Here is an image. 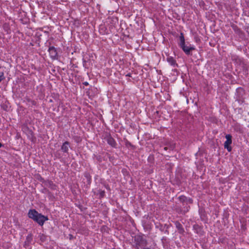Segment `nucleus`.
I'll return each mask as SVG.
<instances>
[{
  "label": "nucleus",
  "mask_w": 249,
  "mask_h": 249,
  "mask_svg": "<svg viewBox=\"0 0 249 249\" xmlns=\"http://www.w3.org/2000/svg\"><path fill=\"white\" fill-rule=\"evenodd\" d=\"M4 79V74L2 72H0V82Z\"/></svg>",
  "instance_id": "obj_15"
},
{
  "label": "nucleus",
  "mask_w": 249,
  "mask_h": 249,
  "mask_svg": "<svg viewBox=\"0 0 249 249\" xmlns=\"http://www.w3.org/2000/svg\"><path fill=\"white\" fill-rule=\"evenodd\" d=\"M236 60H238L239 62H241V60L240 59H238V58L236 59Z\"/></svg>",
  "instance_id": "obj_23"
},
{
  "label": "nucleus",
  "mask_w": 249,
  "mask_h": 249,
  "mask_svg": "<svg viewBox=\"0 0 249 249\" xmlns=\"http://www.w3.org/2000/svg\"><path fill=\"white\" fill-rule=\"evenodd\" d=\"M28 215L30 218L33 219L40 226H42L45 221L48 220L47 216L38 213L35 209L30 210Z\"/></svg>",
  "instance_id": "obj_1"
},
{
  "label": "nucleus",
  "mask_w": 249,
  "mask_h": 249,
  "mask_svg": "<svg viewBox=\"0 0 249 249\" xmlns=\"http://www.w3.org/2000/svg\"><path fill=\"white\" fill-rule=\"evenodd\" d=\"M225 138L226 141L224 142V148L227 149L229 152H230L232 149L231 147L230 146L232 142V137L230 134H227L226 135Z\"/></svg>",
  "instance_id": "obj_4"
},
{
  "label": "nucleus",
  "mask_w": 249,
  "mask_h": 249,
  "mask_svg": "<svg viewBox=\"0 0 249 249\" xmlns=\"http://www.w3.org/2000/svg\"><path fill=\"white\" fill-rule=\"evenodd\" d=\"M38 237L42 242H44L47 240V236L43 234H39Z\"/></svg>",
  "instance_id": "obj_13"
},
{
  "label": "nucleus",
  "mask_w": 249,
  "mask_h": 249,
  "mask_svg": "<svg viewBox=\"0 0 249 249\" xmlns=\"http://www.w3.org/2000/svg\"><path fill=\"white\" fill-rule=\"evenodd\" d=\"M175 145L173 144L170 145L169 148L170 149V150H173L175 148Z\"/></svg>",
  "instance_id": "obj_19"
},
{
  "label": "nucleus",
  "mask_w": 249,
  "mask_h": 249,
  "mask_svg": "<svg viewBox=\"0 0 249 249\" xmlns=\"http://www.w3.org/2000/svg\"><path fill=\"white\" fill-rule=\"evenodd\" d=\"M26 239L28 242H30L32 239V236L31 235H28L27 236Z\"/></svg>",
  "instance_id": "obj_18"
},
{
  "label": "nucleus",
  "mask_w": 249,
  "mask_h": 249,
  "mask_svg": "<svg viewBox=\"0 0 249 249\" xmlns=\"http://www.w3.org/2000/svg\"><path fill=\"white\" fill-rule=\"evenodd\" d=\"M179 41H180L178 43V45L182 49L185 54L187 55L191 54V52L193 50H195V48L194 46L189 44V43L187 42V44L185 43V38L182 33H180V36H179Z\"/></svg>",
  "instance_id": "obj_2"
},
{
  "label": "nucleus",
  "mask_w": 249,
  "mask_h": 249,
  "mask_svg": "<svg viewBox=\"0 0 249 249\" xmlns=\"http://www.w3.org/2000/svg\"><path fill=\"white\" fill-rule=\"evenodd\" d=\"M188 211H189L188 207H186V208L184 210H182L181 211L180 213L185 214L186 213L188 212Z\"/></svg>",
  "instance_id": "obj_16"
},
{
  "label": "nucleus",
  "mask_w": 249,
  "mask_h": 249,
  "mask_svg": "<svg viewBox=\"0 0 249 249\" xmlns=\"http://www.w3.org/2000/svg\"><path fill=\"white\" fill-rule=\"evenodd\" d=\"M231 28L234 31V32L237 34H240L242 33L241 30L238 26L234 24L231 25Z\"/></svg>",
  "instance_id": "obj_12"
},
{
  "label": "nucleus",
  "mask_w": 249,
  "mask_h": 249,
  "mask_svg": "<svg viewBox=\"0 0 249 249\" xmlns=\"http://www.w3.org/2000/svg\"><path fill=\"white\" fill-rule=\"evenodd\" d=\"M70 147L69 142L66 141L62 144L61 146V150L64 153H68L69 147Z\"/></svg>",
  "instance_id": "obj_7"
},
{
  "label": "nucleus",
  "mask_w": 249,
  "mask_h": 249,
  "mask_svg": "<svg viewBox=\"0 0 249 249\" xmlns=\"http://www.w3.org/2000/svg\"><path fill=\"white\" fill-rule=\"evenodd\" d=\"M167 61L173 66H177L175 60L171 56L168 57L167 58Z\"/></svg>",
  "instance_id": "obj_11"
},
{
  "label": "nucleus",
  "mask_w": 249,
  "mask_h": 249,
  "mask_svg": "<svg viewBox=\"0 0 249 249\" xmlns=\"http://www.w3.org/2000/svg\"><path fill=\"white\" fill-rule=\"evenodd\" d=\"M134 247L137 249H151L149 248L146 247L147 244V242L146 240L142 236H136L134 238Z\"/></svg>",
  "instance_id": "obj_3"
},
{
  "label": "nucleus",
  "mask_w": 249,
  "mask_h": 249,
  "mask_svg": "<svg viewBox=\"0 0 249 249\" xmlns=\"http://www.w3.org/2000/svg\"><path fill=\"white\" fill-rule=\"evenodd\" d=\"M186 201H188L189 203L191 204L193 203V199L191 198H189V199H187Z\"/></svg>",
  "instance_id": "obj_20"
},
{
  "label": "nucleus",
  "mask_w": 249,
  "mask_h": 249,
  "mask_svg": "<svg viewBox=\"0 0 249 249\" xmlns=\"http://www.w3.org/2000/svg\"><path fill=\"white\" fill-rule=\"evenodd\" d=\"M178 199L181 202H184L187 201V198L184 196H181L178 197Z\"/></svg>",
  "instance_id": "obj_14"
},
{
  "label": "nucleus",
  "mask_w": 249,
  "mask_h": 249,
  "mask_svg": "<svg viewBox=\"0 0 249 249\" xmlns=\"http://www.w3.org/2000/svg\"><path fill=\"white\" fill-rule=\"evenodd\" d=\"M41 181L44 183V185L46 187L50 188L52 190H56V186L51 180H45L43 178L41 179Z\"/></svg>",
  "instance_id": "obj_6"
},
{
  "label": "nucleus",
  "mask_w": 249,
  "mask_h": 249,
  "mask_svg": "<svg viewBox=\"0 0 249 249\" xmlns=\"http://www.w3.org/2000/svg\"><path fill=\"white\" fill-rule=\"evenodd\" d=\"M83 84H84V85H85V86H88V85H89V83H88V82H84V83H83Z\"/></svg>",
  "instance_id": "obj_21"
},
{
  "label": "nucleus",
  "mask_w": 249,
  "mask_h": 249,
  "mask_svg": "<svg viewBox=\"0 0 249 249\" xmlns=\"http://www.w3.org/2000/svg\"><path fill=\"white\" fill-rule=\"evenodd\" d=\"M88 178H89V175L88 174H86L85 176Z\"/></svg>",
  "instance_id": "obj_24"
},
{
  "label": "nucleus",
  "mask_w": 249,
  "mask_h": 249,
  "mask_svg": "<svg viewBox=\"0 0 249 249\" xmlns=\"http://www.w3.org/2000/svg\"><path fill=\"white\" fill-rule=\"evenodd\" d=\"M193 228L197 234H199L200 235H202L203 234L204 231L202 230V228L198 225H194Z\"/></svg>",
  "instance_id": "obj_8"
},
{
  "label": "nucleus",
  "mask_w": 249,
  "mask_h": 249,
  "mask_svg": "<svg viewBox=\"0 0 249 249\" xmlns=\"http://www.w3.org/2000/svg\"><path fill=\"white\" fill-rule=\"evenodd\" d=\"M107 143L110 145L112 147H115L116 145V143L114 140V139L111 137H108L107 138Z\"/></svg>",
  "instance_id": "obj_10"
},
{
  "label": "nucleus",
  "mask_w": 249,
  "mask_h": 249,
  "mask_svg": "<svg viewBox=\"0 0 249 249\" xmlns=\"http://www.w3.org/2000/svg\"><path fill=\"white\" fill-rule=\"evenodd\" d=\"M48 51L52 59L54 60L57 58V52L53 46L50 47Z\"/></svg>",
  "instance_id": "obj_5"
},
{
  "label": "nucleus",
  "mask_w": 249,
  "mask_h": 249,
  "mask_svg": "<svg viewBox=\"0 0 249 249\" xmlns=\"http://www.w3.org/2000/svg\"><path fill=\"white\" fill-rule=\"evenodd\" d=\"M2 144L0 142V147H2Z\"/></svg>",
  "instance_id": "obj_25"
},
{
  "label": "nucleus",
  "mask_w": 249,
  "mask_h": 249,
  "mask_svg": "<svg viewBox=\"0 0 249 249\" xmlns=\"http://www.w3.org/2000/svg\"><path fill=\"white\" fill-rule=\"evenodd\" d=\"M101 197H103L105 196V192L104 191H101L99 193Z\"/></svg>",
  "instance_id": "obj_17"
},
{
  "label": "nucleus",
  "mask_w": 249,
  "mask_h": 249,
  "mask_svg": "<svg viewBox=\"0 0 249 249\" xmlns=\"http://www.w3.org/2000/svg\"><path fill=\"white\" fill-rule=\"evenodd\" d=\"M176 227L178 230V232L180 233H183L184 232V229L182 226V225L178 222V221H176L175 222Z\"/></svg>",
  "instance_id": "obj_9"
},
{
  "label": "nucleus",
  "mask_w": 249,
  "mask_h": 249,
  "mask_svg": "<svg viewBox=\"0 0 249 249\" xmlns=\"http://www.w3.org/2000/svg\"><path fill=\"white\" fill-rule=\"evenodd\" d=\"M168 149V147H166H166H164V149L165 150H167Z\"/></svg>",
  "instance_id": "obj_22"
},
{
  "label": "nucleus",
  "mask_w": 249,
  "mask_h": 249,
  "mask_svg": "<svg viewBox=\"0 0 249 249\" xmlns=\"http://www.w3.org/2000/svg\"><path fill=\"white\" fill-rule=\"evenodd\" d=\"M100 158H98V157H97V159H98V160H100Z\"/></svg>",
  "instance_id": "obj_26"
}]
</instances>
